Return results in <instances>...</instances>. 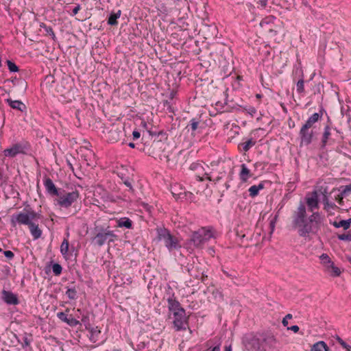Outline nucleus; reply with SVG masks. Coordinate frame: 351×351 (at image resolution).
Segmentation results:
<instances>
[{
  "label": "nucleus",
  "mask_w": 351,
  "mask_h": 351,
  "mask_svg": "<svg viewBox=\"0 0 351 351\" xmlns=\"http://www.w3.org/2000/svg\"><path fill=\"white\" fill-rule=\"evenodd\" d=\"M291 219L292 228L298 230L300 237L306 238L310 233L317 234L313 224L309 222L310 218L307 217L306 205L302 201L300 202L297 209L293 212Z\"/></svg>",
  "instance_id": "1"
},
{
  "label": "nucleus",
  "mask_w": 351,
  "mask_h": 351,
  "mask_svg": "<svg viewBox=\"0 0 351 351\" xmlns=\"http://www.w3.org/2000/svg\"><path fill=\"white\" fill-rule=\"evenodd\" d=\"M291 219L292 228L298 230L300 237L306 238L310 233L317 234L313 224L309 222L310 218L307 217L306 205L302 201L300 202L297 209L293 212Z\"/></svg>",
  "instance_id": "2"
},
{
  "label": "nucleus",
  "mask_w": 351,
  "mask_h": 351,
  "mask_svg": "<svg viewBox=\"0 0 351 351\" xmlns=\"http://www.w3.org/2000/svg\"><path fill=\"white\" fill-rule=\"evenodd\" d=\"M92 235L91 243L98 247H101L106 243H114L118 238L114 232L106 224H95L92 230Z\"/></svg>",
  "instance_id": "3"
},
{
  "label": "nucleus",
  "mask_w": 351,
  "mask_h": 351,
  "mask_svg": "<svg viewBox=\"0 0 351 351\" xmlns=\"http://www.w3.org/2000/svg\"><path fill=\"white\" fill-rule=\"evenodd\" d=\"M212 237H213V234L210 230L202 228L191 233L190 237L185 241L184 247L186 249L202 248L204 243Z\"/></svg>",
  "instance_id": "4"
},
{
  "label": "nucleus",
  "mask_w": 351,
  "mask_h": 351,
  "mask_svg": "<svg viewBox=\"0 0 351 351\" xmlns=\"http://www.w3.org/2000/svg\"><path fill=\"white\" fill-rule=\"evenodd\" d=\"M319 115L310 116L302 125L299 132L300 146H308L312 143L315 138L313 125L317 122Z\"/></svg>",
  "instance_id": "5"
},
{
  "label": "nucleus",
  "mask_w": 351,
  "mask_h": 351,
  "mask_svg": "<svg viewBox=\"0 0 351 351\" xmlns=\"http://www.w3.org/2000/svg\"><path fill=\"white\" fill-rule=\"evenodd\" d=\"M157 238L158 240H162L165 246L169 252L180 250L182 247L178 239L171 234L170 231L165 228H157Z\"/></svg>",
  "instance_id": "6"
},
{
  "label": "nucleus",
  "mask_w": 351,
  "mask_h": 351,
  "mask_svg": "<svg viewBox=\"0 0 351 351\" xmlns=\"http://www.w3.org/2000/svg\"><path fill=\"white\" fill-rule=\"evenodd\" d=\"M26 213L19 212L11 215L10 218V225L12 228H16L17 225H22V223H25V221L22 217H27L28 220L30 221H36V213L32 208L27 210Z\"/></svg>",
  "instance_id": "7"
},
{
  "label": "nucleus",
  "mask_w": 351,
  "mask_h": 351,
  "mask_svg": "<svg viewBox=\"0 0 351 351\" xmlns=\"http://www.w3.org/2000/svg\"><path fill=\"white\" fill-rule=\"evenodd\" d=\"M333 124L329 116H327V121L324 123L323 132L319 143L320 149H324L327 145H332L335 141L331 138Z\"/></svg>",
  "instance_id": "8"
},
{
  "label": "nucleus",
  "mask_w": 351,
  "mask_h": 351,
  "mask_svg": "<svg viewBox=\"0 0 351 351\" xmlns=\"http://www.w3.org/2000/svg\"><path fill=\"white\" fill-rule=\"evenodd\" d=\"M173 325L176 331H185L189 328V316L186 315V311L174 312Z\"/></svg>",
  "instance_id": "9"
},
{
  "label": "nucleus",
  "mask_w": 351,
  "mask_h": 351,
  "mask_svg": "<svg viewBox=\"0 0 351 351\" xmlns=\"http://www.w3.org/2000/svg\"><path fill=\"white\" fill-rule=\"evenodd\" d=\"M260 333H250L243 338V343L248 351H261Z\"/></svg>",
  "instance_id": "10"
},
{
  "label": "nucleus",
  "mask_w": 351,
  "mask_h": 351,
  "mask_svg": "<svg viewBox=\"0 0 351 351\" xmlns=\"http://www.w3.org/2000/svg\"><path fill=\"white\" fill-rule=\"evenodd\" d=\"M276 17L273 16H267L261 20L260 26L262 27L263 32L270 38H274L278 34L277 30L274 28V21Z\"/></svg>",
  "instance_id": "11"
},
{
  "label": "nucleus",
  "mask_w": 351,
  "mask_h": 351,
  "mask_svg": "<svg viewBox=\"0 0 351 351\" xmlns=\"http://www.w3.org/2000/svg\"><path fill=\"white\" fill-rule=\"evenodd\" d=\"M80 196L78 191L75 190L72 192L66 193L64 195L58 196L57 204L63 208H69L72 204L77 201Z\"/></svg>",
  "instance_id": "12"
},
{
  "label": "nucleus",
  "mask_w": 351,
  "mask_h": 351,
  "mask_svg": "<svg viewBox=\"0 0 351 351\" xmlns=\"http://www.w3.org/2000/svg\"><path fill=\"white\" fill-rule=\"evenodd\" d=\"M261 351H273L276 343L274 335L267 332L260 333Z\"/></svg>",
  "instance_id": "13"
},
{
  "label": "nucleus",
  "mask_w": 351,
  "mask_h": 351,
  "mask_svg": "<svg viewBox=\"0 0 351 351\" xmlns=\"http://www.w3.org/2000/svg\"><path fill=\"white\" fill-rule=\"evenodd\" d=\"M204 128V123H202L200 118H193L190 120L185 129L188 132L191 131V135L195 136L197 134H199Z\"/></svg>",
  "instance_id": "14"
},
{
  "label": "nucleus",
  "mask_w": 351,
  "mask_h": 351,
  "mask_svg": "<svg viewBox=\"0 0 351 351\" xmlns=\"http://www.w3.org/2000/svg\"><path fill=\"white\" fill-rule=\"evenodd\" d=\"M43 184L47 193L52 197L60 196V195H62V191L64 192V190L58 189L52 180L47 176H45L43 178Z\"/></svg>",
  "instance_id": "15"
},
{
  "label": "nucleus",
  "mask_w": 351,
  "mask_h": 351,
  "mask_svg": "<svg viewBox=\"0 0 351 351\" xmlns=\"http://www.w3.org/2000/svg\"><path fill=\"white\" fill-rule=\"evenodd\" d=\"M186 269L191 276L197 280L201 278L204 271L201 263H195L194 261H193L192 263H189L186 266Z\"/></svg>",
  "instance_id": "16"
},
{
  "label": "nucleus",
  "mask_w": 351,
  "mask_h": 351,
  "mask_svg": "<svg viewBox=\"0 0 351 351\" xmlns=\"http://www.w3.org/2000/svg\"><path fill=\"white\" fill-rule=\"evenodd\" d=\"M305 200L310 212H313L315 209L319 208L318 195L316 191L308 193L305 197Z\"/></svg>",
  "instance_id": "17"
},
{
  "label": "nucleus",
  "mask_w": 351,
  "mask_h": 351,
  "mask_svg": "<svg viewBox=\"0 0 351 351\" xmlns=\"http://www.w3.org/2000/svg\"><path fill=\"white\" fill-rule=\"evenodd\" d=\"M18 154L28 155L32 152V147L31 143L25 139L12 144Z\"/></svg>",
  "instance_id": "18"
},
{
  "label": "nucleus",
  "mask_w": 351,
  "mask_h": 351,
  "mask_svg": "<svg viewBox=\"0 0 351 351\" xmlns=\"http://www.w3.org/2000/svg\"><path fill=\"white\" fill-rule=\"evenodd\" d=\"M25 221V223H22V225L28 226L29 231L34 238V239H39L42 235V230L39 228L38 224L35 221H30L28 220L27 217H22Z\"/></svg>",
  "instance_id": "19"
},
{
  "label": "nucleus",
  "mask_w": 351,
  "mask_h": 351,
  "mask_svg": "<svg viewBox=\"0 0 351 351\" xmlns=\"http://www.w3.org/2000/svg\"><path fill=\"white\" fill-rule=\"evenodd\" d=\"M167 301L168 303L169 311L173 314H174V312H182L183 310H185L182 307L180 302L176 299L174 293H173L171 296L169 297Z\"/></svg>",
  "instance_id": "20"
},
{
  "label": "nucleus",
  "mask_w": 351,
  "mask_h": 351,
  "mask_svg": "<svg viewBox=\"0 0 351 351\" xmlns=\"http://www.w3.org/2000/svg\"><path fill=\"white\" fill-rule=\"evenodd\" d=\"M3 300L9 305H17L20 301L18 298L17 295L14 294L10 291H6L3 289L1 292Z\"/></svg>",
  "instance_id": "21"
},
{
  "label": "nucleus",
  "mask_w": 351,
  "mask_h": 351,
  "mask_svg": "<svg viewBox=\"0 0 351 351\" xmlns=\"http://www.w3.org/2000/svg\"><path fill=\"white\" fill-rule=\"evenodd\" d=\"M57 317L62 322L66 323L71 327H75L77 325H81L80 322L75 318L73 317L71 315L69 316L64 312H59L57 313Z\"/></svg>",
  "instance_id": "22"
},
{
  "label": "nucleus",
  "mask_w": 351,
  "mask_h": 351,
  "mask_svg": "<svg viewBox=\"0 0 351 351\" xmlns=\"http://www.w3.org/2000/svg\"><path fill=\"white\" fill-rule=\"evenodd\" d=\"M108 141L110 143L119 141L123 135V131L118 127H112L107 134Z\"/></svg>",
  "instance_id": "23"
},
{
  "label": "nucleus",
  "mask_w": 351,
  "mask_h": 351,
  "mask_svg": "<svg viewBox=\"0 0 351 351\" xmlns=\"http://www.w3.org/2000/svg\"><path fill=\"white\" fill-rule=\"evenodd\" d=\"M5 102L12 109L17 110L21 112H27L26 105L21 100H12L11 98H8L5 99Z\"/></svg>",
  "instance_id": "24"
},
{
  "label": "nucleus",
  "mask_w": 351,
  "mask_h": 351,
  "mask_svg": "<svg viewBox=\"0 0 351 351\" xmlns=\"http://www.w3.org/2000/svg\"><path fill=\"white\" fill-rule=\"evenodd\" d=\"M117 228L132 230L134 228V222L128 217H123L115 219Z\"/></svg>",
  "instance_id": "25"
},
{
  "label": "nucleus",
  "mask_w": 351,
  "mask_h": 351,
  "mask_svg": "<svg viewBox=\"0 0 351 351\" xmlns=\"http://www.w3.org/2000/svg\"><path fill=\"white\" fill-rule=\"evenodd\" d=\"M310 221L313 224L317 233L320 230L321 224L324 220V217H322L321 214L319 212H313V214L309 216Z\"/></svg>",
  "instance_id": "26"
},
{
  "label": "nucleus",
  "mask_w": 351,
  "mask_h": 351,
  "mask_svg": "<svg viewBox=\"0 0 351 351\" xmlns=\"http://www.w3.org/2000/svg\"><path fill=\"white\" fill-rule=\"evenodd\" d=\"M51 267L55 276H58L62 274V267L61 265L58 263H53L52 261L45 267V270L46 274H49Z\"/></svg>",
  "instance_id": "27"
},
{
  "label": "nucleus",
  "mask_w": 351,
  "mask_h": 351,
  "mask_svg": "<svg viewBox=\"0 0 351 351\" xmlns=\"http://www.w3.org/2000/svg\"><path fill=\"white\" fill-rule=\"evenodd\" d=\"M256 143V141L253 138H250L246 141L241 143L238 145V149L240 152H247Z\"/></svg>",
  "instance_id": "28"
},
{
  "label": "nucleus",
  "mask_w": 351,
  "mask_h": 351,
  "mask_svg": "<svg viewBox=\"0 0 351 351\" xmlns=\"http://www.w3.org/2000/svg\"><path fill=\"white\" fill-rule=\"evenodd\" d=\"M323 194V198H322V202L324 204V209L326 211H329L330 209L336 210L338 208V206L333 202H329L328 195H327V191L326 189H324Z\"/></svg>",
  "instance_id": "29"
},
{
  "label": "nucleus",
  "mask_w": 351,
  "mask_h": 351,
  "mask_svg": "<svg viewBox=\"0 0 351 351\" xmlns=\"http://www.w3.org/2000/svg\"><path fill=\"white\" fill-rule=\"evenodd\" d=\"M241 168L239 178L242 182H246L247 180L252 177V174L245 164H242Z\"/></svg>",
  "instance_id": "30"
},
{
  "label": "nucleus",
  "mask_w": 351,
  "mask_h": 351,
  "mask_svg": "<svg viewBox=\"0 0 351 351\" xmlns=\"http://www.w3.org/2000/svg\"><path fill=\"white\" fill-rule=\"evenodd\" d=\"M265 182H267V181H262L258 185L250 186L248 189L250 196L252 198L256 197L259 193V191L265 188Z\"/></svg>",
  "instance_id": "31"
},
{
  "label": "nucleus",
  "mask_w": 351,
  "mask_h": 351,
  "mask_svg": "<svg viewBox=\"0 0 351 351\" xmlns=\"http://www.w3.org/2000/svg\"><path fill=\"white\" fill-rule=\"evenodd\" d=\"M225 95V101L222 103L221 101H217L215 104V109L217 110L218 113H223L226 112L225 107L228 106V89L223 93Z\"/></svg>",
  "instance_id": "32"
},
{
  "label": "nucleus",
  "mask_w": 351,
  "mask_h": 351,
  "mask_svg": "<svg viewBox=\"0 0 351 351\" xmlns=\"http://www.w3.org/2000/svg\"><path fill=\"white\" fill-rule=\"evenodd\" d=\"M121 14V10H119L117 12H112L108 18L107 23L111 26L117 25L118 24L117 19L120 17Z\"/></svg>",
  "instance_id": "33"
},
{
  "label": "nucleus",
  "mask_w": 351,
  "mask_h": 351,
  "mask_svg": "<svg viewBox=\"0 0 351 351\" xmlns=\"http://www.w3.org/2000/svg\"><path fill=\"white\" fill-rule=\"evenodd\" d=\"M329 348L327 344L323 341H319L313 344L311 348V351H328Z\"/></svg>",
  "instance_id": "34"
},
{
  "label": "nucleus",
  "mask_w": 351,
  "mask_h": 351,
  "mask_svg": "<svg viewBox=\"0 0 351 351\" xmlns=\"http://www.w3.org/2000/svg\"><path fill=\"white\" fill-rule=\"evenodd\" d=\"M89 330L90 337L89 339L93 343H96L98 341V337L101 334V330L96 328H90Z\"/></svg>",
  "instance_id": "35"
},
{
  "label": "nucleus",
  "mask_w": 351,
  "mask_h": 351,
  "mask_svg": "<svg viewBox=\"0 0 351 351\" xmlns=\"http://www.w3.org/2000/svg\"><path fill=\"white\" fill-rule=\"evenodd\" d=\"M69 242L67 238H64L61 245H60V252L64 258H66L69 255Z\"/></svg>",
  "instance_id": "36"
},
{
  "label": "nucleus",
  "mask_w": 351,
  "mask_h": 351,
  "mask_svg": "<svg viewBox=\"0 0 351 351\" xmlns=\"http://www.w3.org/2000/svg\"><path fill=\"white\" fill-rule=\"evenodd\" d=\"M3 156L10 158H15L18 154L14 147L12 145L10 147L3 151Z\"/></svg>",
  "instance_id": "37"
},
{
  "label": "nucleus",
  "mask_w": 351,
  "mask_h": 351,
  "mask_svg": "<svg viewBox=\"0 0 351 351\" xmlns=\"http://www.w3.org/2000/svg\"><path fill=\"white\" fill-rule=\"evenodd\" d=\"M40 27L45 30L46 35L50 36L54 41L56 40V36L52 27L48 26L44 23H41Z\"/></svg>",
  "instance_id": "38"
},
{
  "label": "nucleus",
  "mask_w": 351,
  "mask_h": 351,
  "mask_svg": "<svg viewBox=\"0 0 351 351\" xmlns=\"http://www.w3.org/2000/svg\"><path fill=\"white\" fill-rule=\"evenodd\" d=\"M188 16L185 17L184 15L178 17L176 24L182 30L187 29L189 23L187 22Z\"/></svg>",
  "instance_id": "39"
},
{
  "label": "nucleus",
  "mask_w": 351,
  "mask_h": 351,
  "mask_svg": "<svg viewBox=\"0 0 351 351\" xmlns=\"http://www.w3.org/2000/svg\"><path fill=\"white\" fill-rule=\"evenodd\" d=\"M327 269L329 270L331 269V276L333 277H337L339 276L341 274V270L339 267H336L334 265V263L332 262L330 264H329L327 266Z\"/></svg>",
  "instance_id": "40"
},
{
  "label": "nucleus",
  "mask_w": 351,
  "mask_h": 351,
  "mask_svg": "<svg viewBox=\"0 0 351 351\" xmlns=\"http://www.w3.org/2000/svg\"><path fill=\"white\" fill-rule=\"evenodd\" d=\"M77 292L75 287H68L66 291V295L70 300H76L77 298Z\"/></svg>",
  "instance_id": "41"
},
{
  "label": "nucleus",
  "mask_w": 351,
  "mask_h": 351,
  "mask_svg": "<svg viewBox=\"0 0 351 351\" xmlns=\"http://www.w3.org/2000/svg\"><path fill=\"white\" fill-rule=\"evenodd\" d=\"M296 90L299 94L304 93V80L303 73H302V77L296 83Z\"/></svg>",
  "instance_id": "42"
},
{
  "label": "nucleus",
  "mask_w": 351,
  "mask_h": 351,
  "mask_svg": "<svg viewBox=\"0 0 351 351\" xmlns=\"http://www.w3.org/2000/svg\"><path fill=\"white\" fill-rule=\"evenodd\" d=\"M106 199L112 203H117L119 201V199H125L124 197H121V196H117V195H113L109 193H106Z\"/></svg>",
  "instance_id": "43"
},
{
  "label": "nucleus",
  "mask_w": 351,
  "mask_h": 351,
  "mask_svg": "<svg viewBox=\"0 0 351 351\" xmlns=\"http://www.w3.org/2000/svg\"><path fill=\"white\" fill-rule=\"evenodd\" d=\"M23 343H22V347L25 348L30 346V343L32 341V335H27L25 333L23 337H22Z\"/></svg>",
  "instance_id": "44"
},
{
  "label": "nucleus",
  "mask_w": 351,
  "mask_h": 351,
  "mask_svg": "<svg viewBox=\"0 0 351 351\" xmlns=\"http://www.w3.org/2000/svg\"><path fill=\"white\" fill-rule=\"evenodd\" d=\"M330 223L332 224V226H334L335 228H343V230H348V228L347 227V225H346V220L344 219H342V220H340L339 221H330Z\"/></svg>",
  "instance_id": "45"
},
{
  "label": "nucleus",
  "mask_w": 351,
  "mask_h": 351,
  "mask_svg": "<svg viewBox=\"0 0 351 351\" xmlns=\"http://www.w3.org/2000/svg\"><path fill=\"white\" fill-rule=\"evenodd\" d=\"M241 109L243 111L246 112L253 117L256 113V109L252 106H242Z\"/></svg>",
  "instance_id": "46"
},
{
  "label": "nucleus",
  "mask_w": 351,
  "mask_h": 351,
  "mask_svg": "<svg viewBox=\"0 0 351 351\" xmlns=\"http://www.w3.org/2000/svg\"><path fill=\"white\" fill-rule=\"evenodd\" d=\"M8 69L10 72H18L19 71V66L12 60H8L6 61Z\"/></svg>",
  "instance_id": "47"
},
{
  "label": "nucleus",
  "mask_w": 351,
  "mask_h": 351,
  "mask_svg": "<svg viewBox=\"0 0 351 351\" xmlns=\"http://www.w3.org/2000/svg\"><path fill=\"white\" fill-rule=\"evenodd\" d=\"M319 258L326 267L332 262L327 254H322Z\"/></svg>",
  "instance_id": "48"
},
{
  "label": "nucleus",
  "mask_w": 351,
  "mask_h": 351,
  "mask_svg": "<svg viewBox=\"0 0 351 351\" xmlns=\"http://www.w3.org/2000/svg\"><path fill=\"white\" fill-rule=\"evenodd\" d=\"M242 106L239 104H234V105H228L227 106V108L226 109V112H232L233 111H238L240 109H241Z\"/></svg>",
  "instance_id": "49"
},
{
  "label": "nucleus",
  "mask_w": 351,
  "mask_h": 351,
  "mask_svg": "<svg viewBox=\"0 0 351 351\" xmlns=\"http://www.w3.org/2000/svg\"><path fill=\"white\" fill-rule=\"evenodd\" d=\"M122 180H123V184L127 186L128 187V189L127 190V191L128 193H130L131 194H134V189H133L132 186V184L130 181V179L129 178H127L125 180H123L122 178Z\"/></svg>",
  "instance_id": "50"
},
{
  "label": "nucleus",
  "mask_w": 351,
  "mask_h": 351,
  "mask_svg": "<svg viewBox=\"0 0 351 351\" xmlns=\"http://www.w3.org/2000/svg\"><path fill=\"white\" fill-rule=\"evenodd\" d=\"M342 191H341V196H347L349 193H351V184L346 186H341Z\"/></svg>",
  "instance_id": "51"
},
{
  "label": "nucleus",
  "mask_w": 351,
  "mask_h": 351,
  "mask_svg": "<svg viewBox=\"0 0 351 351\" xmlns=\"http://www.w3.org/2000/svg\"><path fill=\"white\" fill-rule=\"evenodd\" d=\"M337 238L341 241H351V233L338 234Z\"/></svg>",
  "instance_id": "52"
},
{
  "label": "nucleus",
  "mask_w": 351,
  "mask_h": 351,
  "mask_svg": "<svg viewBox=\"0 0 351 351\" xmlns=\"http://www.w3.org/2000/svg\"><path fill=\"white\" fill-rule=\"evenodd\" d=\"M189 169L192 171H199V169L200 170L204 169L203 167L199 163H197V162L191 163L189 167Z\"/></svg>",
  "instance_id": "53"
},
{
  "label": "nucleus",
  "mask_w": 351,
  "mask_h": 351,
  "mask_svg": "<svg viewBox=\"0 0 351 351\" xmlns=\"http://www.w3.org/2000/svg\"><path fill=\"white\" fill-rule=\"evenodd\" d=\"M117 196H121V197H124V196H125V199H120L121 201H123V202H126L132 201L131 197L127 193L126 191L125 192H119L117 194Z\"/></svg>",
  "instance_id": "54"
},
{
  "label": "nucleus",
  "mask_w": 351,
  "mask_h": 351,
  "mask_svg": "<svg viewBox=\"0 0 351 351\" xmlns=\"http://www.w3.org/2000/svg\"><path fill=\"white\" fill-rule=\"evenodd\" d=\"M222 272L227 276L231 278L236 277V271L234 270L227 271L224 269H222Z\"/></svg>",
  "instance_id": "55"
},
{
  "label": "nucleus",
  "mask_w": 351,
  "mask_h": 351,
  "mask_svg": "<svg viewBox=\"0 0 351 351\" xmlns=\"http://www.w3.org/2000/svg\"><path fill=\"white\" fill-rule=\"evenodd\" d=\"M3 254L8 260H12L14 257V254L10 250L4 251Z\"/></svg>",
  "instance_id": "56"
},
{
  "label": "nucleus",
  "mask_w": 351,
  "mask_h": 351,
  "mask_svg": "<svg viewBox=\"0 0 351 351\" xmlns=\"http://www.w3.org/2000/svg\"><path fill=\"white\" fill-rule=\"evenodd\" d=\"M336 339L337 341H338V343L343 348H346L347 347H349V345L346 343L341 337H339V336H337L336 337Z\"/></svg>",
  "instance_id": "57"
},
{
  "label": "nucleus",
  "mask_w": 351,
  "mask_h": 351,
  "mask_svg": "<svg viewBox=\"0 0 351 351\" xmlns=\"http://www.w3.org/2000/svg\"><path fill=\"white\" fill-rule=\"evenodd\" d=\"M292 317V315L289 313L283 318L282 323L284 326H288V319H291Z\"/></svg>",
  "instance_id": "58"
},
{
  "label": "nucleus",
  "mask_w": 351,
  "mask_h": 351,
  "mask_svg": "<svg viewBox=\"0 0 351 351\" xmlns=\"http://www.w3.org/2000/svg\"><path fill=\"white\" fill-rule=\"evenodd\" d=\"M324 112H325V110L323 107H321L319 110V112H315L313 113L311 116H314V115H319V119H317V122L322 119V117H323V114H324Z\"/></svg>",
  "instance_id": "59"
},
{
  "label": "nucleus",
  "mask_w": 351,
  "mask_h": 351,
  "mask_svg": "<svg viewBox=\"0 0 351 351\" xmlns=\"http://www.w3.org/2000/svg\"><path fill=\"white\" fill-rule=\"evenodd\" d=\"M140 136H141V132L138 130H135L133 131V132H132V139L134 141H136V140L140 138Z\"/></svg>",
  "instance_id": "60"
},
{
  "label": "nucleus",
  "mask_w": 351,
  "mask_h": 351,
  "mask_svg": "<svg viewBox=\"0 0 351 351\" xmlns=\"http://www.w3.org/2000/svg\"><path fill=\"white\" fill-rule=\"evenodd\" d=\"M45 82L46 83H53L55 82V79H54V77L53 75H47L45 78Z\"/></svg>",
  "instance_id": "61"
},
{
  "label": "nucleus",
  "mask_w": 351,
  "mask_h": 351,
  "mask_svg": "<svg viewBox=\"0 0 351 351\" xmlns=\"http://www.w3.org/2000/svg\"><path fill=\"white\" fill-rule=\"evenodd\" d=\"M81 6L80 4H77L72 10V13L71 14L72 16L76 15L78 12L80 10Z\"/></svg>",
  "instance_id": "62"
},
{
  "label": "nucleus",
  "mask_w": 351,
  "mask_h": 351,
  "mask_svg": "<svg viewBox=\"0 0 351 351\" xmlns=\"http://www.w3.org/2000/svg\"><path fill=\"white\" fill-rule=\"evenodd\" d=\"M268 0H259L257 3L261 5V8H265L267 4Z\"/></svg>",
  "instance_id": "63"
},
{
  "label": "nucleus",
  "mask_w": 351,
  "mask_h": 351,
  "mask_svg": "<svg viewBox=\"0 0 351 351\" xmlns=\"http://www.w3.org/2000/svg\"><path fill=\"white\" fill-rule=\"evenodd\" d=\"M345 197V196H341V193H340L339 194H338V195H337V196L336 197V198H335V199H336V200L338 202V203H339V204L342 205V204H343V197Z\"/></svg>",
  "instance_id": "64"
}]
</instances>
